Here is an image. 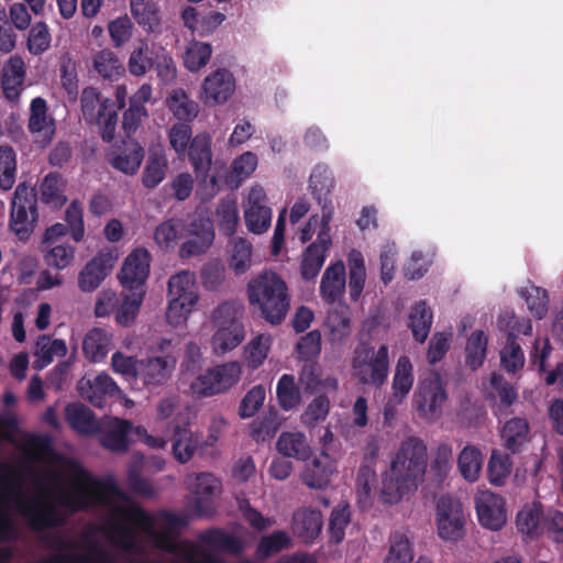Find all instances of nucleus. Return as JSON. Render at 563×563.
Returning a JSON list of instances; mask_svg holds the SVG:
<instances>
[{
    "mask_svg": "<svg viewBox=\"0 0 563 563\" xmlns=\"http://www.w3.org/2000/svg\"><path fill=\"white\" fill-rule=\"evenodd\" d=\"M427 470V446L417 437L404 440L391 462L388 475L383 479L380 498L394 505L417 490Z\"/></svg>",
    "mask_w": 563,
    "mask_h": 563,
    "instance_id": "obj_1",
    "label": "nucleus"
},
{
    "mask_svg": "<svg viewBox=\"0 0 563 563\" xmlns=\"http://www.w3.org/2000/svg\"><path fill=\"white\" fill-rule=\"evenodd\" d=\"M251 306L258 309L261 317L272 325L282 324L290 309V294L284 278L265 269L252 277L246 286Z\"/></svg>",
    "mask_w": 563,
    "mask_h": 563,
    "instance_id": "obj_2",
    "label": "nucleus"
},
{
    "mask_svg": "<svg viewBox=\"0 0 563 563\" xmlns=\"http://www.w3.org/2000/svg\"><path fill=\"white\" fill-rule=\"evenodd\" d=\"M244 311L243 302L238 300L223 301L212 311L211 321L216 331L211 344L217 354H225L243 342Z\"/></svg>",
    "mask_w": 563,
    "mask_h": 563,
    "instance_id": "obj_3",
    "label": "nucleus"
},
{
    "mask_svg": "<svg viewBox=\"0 0 563 563\" xmlns=\"http://www.w3.org/2000/svg\"><path fill=\"white\" fill-rule=\"evenodd\" d=\"M117 514L129 523L147 533L158 549L172 554L184 553L188 560L192 559L195 547L187 541L178 542L176 540L178 536L172 532L163 529L157 531L155 529V517L139 504L132 503L129 506L118 507Z\"/></svg>",
    "mask_w": 563,
    "mask_h": 563,
    "instance_id": "obj_4",
    "label": "nucleus"
},
{
    "mask_svg": "<svg viewBox=\"0 0 563 563\" xmlns=\"http://www.w3.org/2000/svg\"><path fill=\"white\" fill-rule=\"evenodd\" d=\"M37 219V194L34 188L21 183L10 201L9 230L19 241L27 242L35 230Z\"/></svg>",
    "mask_w": 563,
    "mask_h": 563,
    "instance_id": "obj_5",
    "label": "nucleus"
},
{
    "mask_svg": "<svg viewBox=\"0 0 563 563\" xmlns=\"http://www.w3.org/2000/svg\"><path fill=\"white\" fill-rule=\"evenodd\" d=\"M446 400L445 384L437 371H430L418 382L412 402L421 418L440 417Z\"/></svg>",
    "mask_w": 563,
    "mask_h": 563,
    "instance_id": "obj_6",
    "label": "nucleus"
},
{
    "mask_svg": "<svg viewBox=\"0 0 563 563\" xmlns=\"http://www.w3.org/2000/svg\"><path fill=\"white\" fill-rule=\"evenodd\" d=\"M355 376L363 385L375 388L383 387L389 375V349L382 344L376 351L374 347H366L363 355L357 353L353 358Z\"/></svg>",
    "mask_w": 563,
    "mask_h": 563,
    "instance_id": "obj_7",
    "label": "nucleus"
},
{
    "mask_svg": "<svg viewBox=\"0 0 563 563\" xmlns=\"http://www.w3.org/2000/svg\"><path fill=\"white\" fill-rule=\"evenodd\" d=\"M188 159L200 185L209 189L211 196L220 190L218 176L212 170V136L208 132L198 133L188 147Z\"/></svg>",
    "mask_w": 563,
    "mask_h": 563,
    "instance_id": "obj_8",
    "label": "nucleus"
},
{
    "mask_svg": "<svg viewBox=\"0 0 563 563\" xmlns=\"http://www.w3.org/2000/svg\"><path fill=\"white\" fill-rule=\"evenodd\" d=\"M437 530L440 539L457 542L465 534V515L461 501L450 495L441 496L435 507Z\"/></svg>",
    "mask_w": 563,
    "mask_h": 563,
    "instance_id": "obj_9",
    "label": "nucleus"
},
{
    "mask_svg": "<svg viewBox=\"0 0 563 563\" xmlns=\"http://www.w3.org/2000/svg\"><path fill=\"white\" fill-rule=\"evenodd\" d=\"M151 254L146 249L133 250L124 260L118 278L125 291H145L150 275Z\"/></svg>",
    "mask_w": 563,
    "mask_h": 563,
    "instance_id": "obj_10",
    "label": "nucleus"
},
{
    "mask_svg": "<svg viewBox=\"0 0 563 563\" xmlns=\"http://www.w3.org/2000/svg\"><path fill=\"white\" fill-rule=\"evenodd\" d=\"M186 484L189 492L195 496V512L199 517L210 515L213 510V496L221 487L220 482L213 474L203 472L187 476Z\"/></svg>",
    "mask_w": 563,
    "mask_h": 563,
    "instance_id": "obj_11",
    "label": "nucleus"
},
{
    "mask_svg": "<svg viewBox=\"0 0 563 563\" xmlns=\"http://www.w3.org/2000/svg\"><path fill=\"white\" fill-rule=\"evenodd\" d=\"M333 187L334 178L330 168L325 165L316 166L309 178V188L311 189L313 198L321 207V223L325 229L327 225H329L334 211L331 199V191Z\"/></svg>",
    "mask_w": 563,
    "mask_h": 563,
    "instance_id": "obj_12",
    "label": "nucleus"
},
{
    "mask_svg": "<svg viewBox=\"0 0 563 563\" xmlns=\"http://www.w3.org/2000/svg\"><path fill=\"white\" fill-rule=\"evenodd\" d=\"M78 393L97 408H102L106 405L107 397L120 398L122 395L118 384L104 372L93 378L82 377L78 383Z\"/></svg>",
    "mask_w": 563,
    "mask_h": 563,
    "instance_id": "obj_13",
    "label": "nucleus"
},
{
    "mask_svg": "<svg viewBox=\"0 0 563 563\" xmlns=\"http://www.w3.org/2000/svg\"><path fill=\"white\" fill-rule=\"evenodd\" d=\"M175 366L176 358L170 354L140 360L137 382L146 388L161 386L168 380Z\"/></svg>",
    "mask_w": 563,
    "mask_h": 563,
    "instance_id": "obj_14",
    "label": "nucleus"
},
{
    "mask_svg": "<svg viewBox=\"0 0 563 563\" xmlns=\"http://www.w3.org/2000/svg\"><path fill=\"white\" fill-rule=\"evenodd\" d=\"M330 244L329 225H327V229L322 225L316 242L311 243L303 252L300 264L302 279L310 282L319 275Z\"/></svg>",
    "mask_w": 563,
    "mask_h": 563,
    "instance_id": "obj_15",
    "label": "nucleus"
},
{
    "mask_svg": "<svg viewBox=\"0 0 563 563\" xmlns=\"http://www.w3.org/2000/svg\"><path fill=\"white\" fill-rule=\"evenodd\" d=\"M479 523L490 530H499L506 522L505 500L500 495L483 492L475 500Z\"/></svg>",
    "mask_w": 563,
    "mask_h": 563,
    "instance_id": "obj_16",
    "label": "nucleus"
},
{
    "mask_svg": "<svg viewBox=\"0 0 563 563\" xmlns=\"http://www.w3.org/2000/svg\"><path fill=\"white\" fill-rule=\"evenodd\" d=\"M19 510L35 531L55 528L63 523V518L56 507L44 504L41 499H35L32 503H24L19 499Z\"/></svg>",
    "mask_w": 563,
    "mask_h": 563,
    "instance_id": "obj_17",
    "label": "nucleus"
},
{
    "mask_svg": "<svg viewBox=\"0 0 563 563\" xmlns=\"http://www.w3.org/2000/svg\"><path fill=\"white\" fill-rule=\"evenodd\" d=\"M235 80L227 69H217L202 84V100L207 106L225 102L233 93Z\"/></svg>",
    "mask_w": 563,
    "mask_h": 563,
    "instance_id": "obj_18",
    "label": "nucleus"
},
{
    "mask_svg": "<svg viewBox=\"0 0 563 563\" xmlns=\"http://www.w3.org/2000/svg\"><path fill=\"white\" fill-rule=\"evenodd\" d=\"M95 486L96 490L91 493L79 492L75 497L69 494H64L59 501L64 507L73 511H79L92 505L104 504L107 500L104 493L121 496V490L113 481H97Z\"/></svg>",
    "mask_w": 563,
    "mask_h": 563,
    "instance_id": "obj_19",
    "label": "nucleus"
},
{
    "mask_svg": "<svg viewBox=\"0 0 563 563\" xmlns=\"http://www.w3.org/2000/svg\"><path fill=\"white\" fill-rule=\"evenodd\" d=\"M531 440V429L526 417H511L505 419L500 428V441L503 446L511 454L522 452Z\"/></svg>",
    "mask_w": 563,
    "mask_h": 563,
    "instance_id": "obj_20",
    "label": "nucleus"
},
{
    "mask_svg": "<svg viewBox=\"0 0 563 563\" xmlns=\"http://www.w3.org/2000/svg\"><path fill=\"white\" fill-rule=\"evenodd\" d=\"M26 70L21 56H11L2 67L1 88L5 99L18 102L24 90Z\"/></svg>",
    "mask_w": 563,
    "mask_h": 563,
    "instance_id": "obj_21",
    "label": "nucleus"
},
{
    "mask_svg": "<svg viewBox=\"0 0 563 563\" xmlns=\"http://www.w3.org/2000/svg\"><path fill=\"white\" fill-rule=\"evenodd\" d=\"M214 239L212 223L209 220H198L190 224L189 238L185 241L179 250L183 258L200 255L205 253Z\"/></svg>",
    "mask_w": 563,
    "mask_h": 563,
    "instance_id": "obj_22",
    "label": "nucleus"
},
{
    "mask_svg": "<svg viewBox=\"0 0 563 563\" xmlns=\"http://www.w3.org/2000/svg\"><path fill=\"white\" fill-rule=\"evenodd\" d=\"M27 129L32 134L41 136L36 142H40L42 147L47 146L55 135L54 119L47 115L46 101L41 97L31 101Z\"/></svg>",
    "mask_w": 563,
    "mask_h": 563,
    "instance_id": "obj_23",
    "label": "nucleus"
},
{
    "mask_svg": "<svg viewBox=\"0 0 563 563\" xmlns=\"http://www.w3.org/2000/svg\"><path fill=\"white\" fill-rule=\"evenodd\" d=\"M490 387L495 395L493 413L499 420L506 419L514 412L511 406L518 400V390L500 373L496 372L490 376Z\"/></svg>",
    "mask_w": 563,
    "mask_h": 563,
    "instance_id": "obj_24",
    "label": "nucleus"
},
{
    "mask_svg": "<svg viewBox=\"0 0 563 563\" xmlns=\"http://www.w3.org/2000/svg\"><path fill=\"white\" fill-rule=\"evenodd\" d=\"M345 288V266L342 261H338L325 268L320 282V296L327 303H334L344 295Z\"/></svg>",
    "mask_w": 563,
    "mask_h": 563,
    "instance_id": "obj_25",
    "label": "nucleus"
},
{
    "mask_svg": "<svg viewBox=\"0 0 563 563\" xmlns=\"http://www.w3.org/2000/svg\"><path fill=\"white\" fill-rule=\"evenodd\" d=\"M130 13L135 23L146 33H155L162 26L158 0H129Z\"/></svg>",
    "mask_w": 563,
    "mask_h": 563,
    "instance_id": "obj_26",
    "label": "nucleus"
},
{
    "mask_svg": "<svg viewBox=\"0 0 563 563\" xmlns=\"http://www.w3.org/2000/svg\"><path fill=\"white\" fill-rule=\"evenodd\" d=\"M135 426L130 420L113 418L108 429L101 433L99 439L102 448L118 453H124L129 450V435L134 434Z\"/></svg>",
    "mask_w": 563,
    "mask_h": 563,
    "instance_id": "obj_27",
    "label": "nucleus"
},
{
    "mask_svg": "<svg viewBox=\"0 0 563 563\" xmlns=\"http://www.w3.org/2000/svg\"><path fill=\"white\" fill-rule=\"evenodd\" d=\"M112 268V258L109 254H97L81 269L78 276L80 290L90 292L99 287L101 282Z\"/></svg>",
    "mask_w": 563,
    "mask_h": 563,
    "instance_id": "obj_28",
    "label": "nucleus"
},
{
    "mask_svg": "<svg viewBox=\"0 0 563 563\" xmlns=\"http://www.w3.org/2000/svg\"><path fill=\"white\" fill-rule=\"evenodd\" d=\"M292 532L301 541L312 542L321 532L322 515L320 510L300 508L292 516Z\"/></svg>",
    "mask_w": 563,
    "mask_h": 563,
    "instance_id": "obj_29",
    "label": "nucleus"
},
{
    "mask_svg": "<svg viewBox=\"0 0 563 563\" xmlns=\"http://www.w3.org/2000/svg\"><path fill=\"white\" fill-rule=\"evenodd\" d=\"M65 418L70 428L79 434L88 435L101 432V426L96 415L81 402L67 404Z\"/></svg>",
    "mask_w": 563,
    "mask_h": 563,
    "instance_id": "obj_30",
    "label": "nucleus"
},
{
    "mask_svg": "<svg viewBox=\"0 0 563 563\" xmlns=\"http://www.w3.org/2000/svg\"><path fill=\"white\" fill-rule=\"evenodd\" d=\"M415 382L413 365L407 355H401L396 363L391 380V398L401 404L412 389Z\"/></svg>",
    "mask_w": 563,
    "mask_h": 563,
    "instance_id": "obj_31",
    "label": "nucleus"
},
{
    "mask_svg": "<svg viewBox=\"0 0 563 563\" xmlns=\"http://www.w3.org/2000/svg\"><path fill=\"white\" fill-rule=\"evenodd\" d=\"M201 438L198 433L192 432L187 427L176 426L173 433V454L181 464L189 462L195 455Z\"/></svg>",
    "mask_w": 563,
    "mask_h": 563,
    "instance_id": "obj_32",
    "label": "nucleus"
},
{
    "mask_svg": "<svg viewBox=\"0 0 563 563\" xmlns=\"http://www.w3.org/2000/svg\"><path fill=\"white\" fill-rule=\"evenodd\" d=\"M433 322V313L426 301H417L408 314V328L411 330L416 342L424 343L429 336Z\"/></svg>",
    "mask_w": 563,
    "mask_h": 563,
    "instance_id": "obj_33",
    "label": "nucleus"
},
{
    "mask_svg": "<svg viewBox=\"0 0 563 563\" xmlns=\"http://www.w3.org/2000/svg\"><path fill=\"white\" fill-rule=\"evenodd\" d=\"M277 451L285 457L306 461L311 454L310 445L302 432H283L277 442Z\"/></svg>",
    "mask_w": 563,
    "mask_h": 563,
    "instance_id": "obj_34",
    "label": "nucleus"
},
{
    "mask_svg": "<svg viewBox=\"0 0 563 563\" xmlns=\"http://www.w3.org/2000/svg\"><path fill=\"white\" fill-rule=\"evenodd\" d=\"M111 334L100 328H93L85 335L82 351L85 356L93 362L102 361L110 351Z\"/></svg>",
    "mask_w": 563,
    "mask_h": 563,
    "instance_id": "obj_35",
    "label": "nucleus"
},
{
    "mask_svg": "<svg viewBox=\"0 0 563 563\" xmlns=\"http://www.w3.org/2000/svg\"><path fill=\"white\" fill-rule=\"evenodd\" d=\"M544 509L540 503L523 507L517 515L518 530L531 539L542 536Z\"/></svg>",
    "mask_w": 563,
    "mask_h": 563,
    "instance_id": "obj_36",
    "label": "nucleus"
},
{
    "mask_svg": "<svg viewBox=\"0 0 563 563\" xmlns=\"http://www.w3.org/2000/svg\"><path fill=\"white\" fill-rule=\"evenodd\" d=\"M64 191L65 183L62 175L57 172H51L43 178L40 185L41 201L58 209L67 201Z\"/></svg>",
    "mask_w": 563,
    "mask_h": 563,
    "instance_id": "obj_37",
    "label": "nucleus"
},
{
    "mask_svg": "<svg viewBox=\"0 0 563 563\" xmlns=\"http://www.w3.org/2000/svg\"><path fill=\"white\" fill-rule=\"evenodd\" d=\"M166 104L174 117L180 122L192 121L199 112V106L191 100L181 88L174 89L166 98Z\"/></svg>",
    "mask_w": 563,
    "mask_h": 563,
    "instance_id": "obj_38",
    "label": "nucleus"
},
{
    "mask_svg": "<svg viewBox=\"0 0 563 563\" xmlns=\"http://www.w3.org/2000/svg\"><path fill=\"white\" fill-rule=\"evenodd\" d=\"M144 157V148L135 141H130L125 143L123 150H121L117 155L111 159V165L129 175H133L136 173Z\"/></svg>",
    "mask_w": 563,
    "mask_h": 563,
    "instance_id": "obj_39",
    "label": "nucleus"
},
{
    "mask_svg": "<svg viewBox=\"0 0 563 563\" xmlns=\"http://www.w3.org/2000/svg\"><path fill=\"white\" fill-rule=\"evenodd\" d=\"M333 466L319 457L312 459L306 464L301 473L302 483L309 488L321 489L330 483Z\"/></svg>",
    "mask_w": 563,
    "mask_h": 563,
    "instance_id": "obj_40",
    "label": "nucleus"
},
{
    "mask_svg": "<svg viewBox=\"0 0 563 563\" xmlns=\"http://www.w3.org/2000/svg\"><path fill=\"white\" fill-rule=\"evenodd\" d=\"M200 540L208 545L239 555L244 551V541L234 534L228 533L221 529H210L200 536Z\"/></svg>",
    "mask_w": 563,
    "mask_h": 563,
    "instance_id": "obj_41",
    "label": "nucleus"
},
{
    "mask_svg": "<svg viewBox=\"0 0 563 563\" xmlns=\"http://www.w3.org/2000/svg\"><path fill=\"white\" fill-rule=\"evenodd\" d=\"M276 397L279 407L285 411L292 410L300 405L301 391L294 375L280 376L276 385Z\"/></svg>",
    "mask_w": 563,
    "mask_h": 563,
    "instance_id": "obj_42",
    "label": "nucleus"
},
{
    "mask_svg": "<svg viewBox=\"0 0 563 563\" xmlns=\"http://www.w3.org/2000/svg\"><path fill=\"white\" fill-rule=\"evenodd\" d=\"M349 289L352 300H358L365 285L366 269L363 255L360 251L352 250L347 257Z\"/></svg>",
    "mask_w": 563,
    "mask_h": 563,
    "instance_id": "obj_43",
    "label": "nucleus"
},
{
    "mask_svg": "<svg viewBox=\"0 0 563 563\" xmlns=\"http://www.w3.org/2000/svg\"><path fill=\"white\" fill-rule=\"evenodd\" d=\"M413 550L408 536L402 531L391 532L389 550L384 563H412Z\"/></svg>",
    "mask_w": 563,
    "mask_h": 563,
    "instance_id": "obj_44",
    "label": "nucleus"
},
{
    "mask_svg": "<svg viewBox=\"0 0 563 563\" xmlns=\"http://www.w3.org/2000/svg\"><path fill=\"white\" fill-rule=\"evenodd\" d=\"M500 366L508 374H517L525 366L526 358L522 347L518 340H514L512 335L510 338L506 336L505 345L501 347L499 352Z\"/></svg>",
    "mask_w": 563,
    "mask_h": 563,
    "instance_id": "obj_45",
    "label": "nucleus"
},
{
    "mask_svg": "<svg viewBox=\"0 0 563 563\" xmlns=\"http://www.w3.org/2000/svg\"><path fill=\"white\" fill-rule=\"evenodd\" d=\"M194 275L183 271L173 275L168 280V297L198 302Z\"/></svg>",
    "mask_w": 563,
    "mask_h": 563,
    "instance_id": "obj_46",
    "label": "nucleus"
},
{
    "mask_svg": "<svg viewBox=\"0 0 563 563\" xmlns=\"http://www.w3.org/2000/svg\"><path fill=\"white\" fill-rule=\"evenodd\" d=\"M482 464V452L474 445H466L459 454L457 467L461 475L468 482L477 481Z\"/></svg>",
    "mask_w": 563,
    "mask_h": 563,
    "instance_id": "obj_47",
    "label": "nucleus"
},
{
    "mask_svg": "<svg viewBox=\"0 0 563 563\" xmlns=\"http://www.w3.org/2000/svg\"><path fill=\"white\" fill-rule=\"evenodd\" d=\"M67 353V345L62 339L52 340L51 336L41 335L35 344L34 355L37 362H41L40 367L51 364L55 356L63 357Z\"/></svg>",
    "mask_w": 563,
    "mask_h": 563,
    "instance_id": "obj_48",
    "label": "nucleus"
},
{
    "mask_svg": "<svg viewBox=\"0 0 563 563\" xmlns=\"http://www.w3.org/2000/svg\"><path fill=\"white\" fill-rule=\"evenodd\" d=\"M218 394L225 393L240 380L242 368L238 362H227L209 368Z\"/></svg>",
    "mask_w": 563,
    "mask_h": 563,
    "instance_id": "obj_49",
    "label": "nucleus"
},
{
    "mask_svg": "<svg viewBox=\"0 0 563 563\" xmlns=\"http://www.w3.org/2000/svg\"><path fill=\"white\" fill-rule=\"evenodd\" d=\"M168 163L164 154L151 153L142 175V184L147 189L158 186L165 178Z\"/></svg>",
    "mask_w": 563,
    "mask_h": 563,
    "instance_id": "obj_50",
    "label": "nucleus"
},
{
    "mask_svg": "<svg viewBox=\"0 0 563 563\" xmlns=\"http://www.w3.org/2000/svg\"><path fill=\"white\" fill-rule=\"evenodd\" d=\"M95 120L100 129L101 139L110 143L114 139V133L118 123V109L115 102L110 99H104L100 106V112H97Z\"/></svg>",
    "mask_w": 563,
    "mask_h": 563,
    "instance_id": "obj_51",
    "label": "nucleus"
},
{
    "mask_svg": "<svg viewBox=\"0 0 563 563\" xmlns=\"http://www.w3.org/2000/svg\"><path fill=\"white\" fill-rule=\"evenodd\" d=\"M330 411V400L328 396L321 394L314 397L306 407L300 416V422L307 429L316 428L320 422L324 421Z\"/></svg>",
    "mask_w": 563,
    "mask_h": 563,
    "instance_id": "obj_52",
    "label": "nucleus"
},
{
    "mask_svg": "<svg viewBox=\"0 0 563 563\" xmlns=\"http://www.w3.org/2000/svg\"><path fill=\"white\" fill-rule=\"evenodd\" d=\"M290 547L291 539L289 534L283 530H277L260 539L256 548V555L260 559H267L283 550L289 549Z\"/></svg>",
    "mask_w": 563,
    "mask_h": 563,
    "instance_id": "obj_53",
    "label": "nucleus"
},
{
    "mask_svg": "<svg viewBox=\"0 0 563 563\" xmlns=\"http://www.w3.org/2000/svg\"><path fill=\"white\" fill-rule=\"evenodd\" d=\"M93 69L103 79L114 80L123 74L124 67L110 49H102L93 57Z\"/></svg>",
    "mask_w": 563,
    "mask_h": 563,
    "instance_id": "obj_54",
    "label": "nucleus"
},
{
    "mask_svg": "<svg viewBox=\"0 0 563 563\" xmlns=\"http://www.w3.org/2000/svg\"><path fill=\"white\" fill-rule=\"evenodd\" d=\"M212 47L208 43L192 41L184 53V66L189 71H198L205 67L211 58Z\"/></svg>",
    "mask_w": 563,
    "mask_h": 563,
    "instance_id": "obj_55",
    "label": "nucleus"
},
{
    "mask_svg": "<svg viewBox=\"0 0 563 563\" xmlns=\"http://www.w3.org/2000/svg\"><path fill=\"white\" fill-rule=\"evenodd\" d=\"M487 352V338L482 330L474 331L466 342L465 354L466 364L471 369L476 371L479 368L486 357Z\"/></svg>",
    "mask_w": 563,
    "mask_h": 563,
    "instance_id": "obj_56",
    "label": "nucleus"
},
{
    "mask_svg": "<svg viewBox=\"0 0 563 563\" xmlns=\"http://www.w3.org/2000/svg\"><path fill=\"white\" fill-rule=\"evenodd\" d=\"M228 263L236 275L249 271L252 265V244L243 238L235 239Z\"/></svg>",
    "mask_w": 563,
    "mask_h": 563,
    "instance_id": "obj_57",
    "label": "nucleus"
},
{
    "mask_svg": "<svg viewBox=\"0 0 563 563\" xmlns=\"http://www.w3.org/2000/svg\"><path fill=\"white\" fill-rule=\"evenodd\" d=\"M16 153L9 145H0V189L8 191L14 183L16 176Z\"/></svg>",
    "mask_w": 563,
    "mask_h": 563,
    "instance_id": "obj_58",
    "label": "nucleus"
},
{
    "mask_svg": "<svg viewBox=\"0 0 563 563\" xmlns=\"http://www.w3.org/2000/svg\"><path fill=\"white\" fill-rule=\"evenodd\" d=\"M520 296L525 299L528 310L538 319H543L549 310V296L548 291L538 286H530L519 291Z\"/></svg>",
    "mask_w": 563,
    "mask_h": 563,
    "instance_id": "obj_59",
    "label": "nucleus"
},
{
    "mask_svg": "<svg viewBox=\"0 0 563 563\" xmlns=\"http://www.w3.org/2000/svg\"><path fill=\"white\" fill-rule=\"evenodd\" d=\"M271 344V334L261 333L254 336L244 350L247 365L254 369L258 368L266 360Z\"/></svg>",
    "mask_w": 563,
    "mask_h": 563,
    "instance_id": "obj_60",
    "label": "nucleus"
},
{
    "mask_svg": "<svg viewBox=\"0 0 563 563\" xmlns=\"http://www.w3.org/2000/svg\"><path fill=\"white\" fill-rule=\"evenodd\" d=\"M129 292L124 296L122 303L115 312L118 323L123 327H129L134 322L145 296V291Z\"/></svg>",
    "mask_w": 563,
    "mask_h": 563,
    "instance_id": "obj_61",
    "label": "nucleus"
},
{
    "mask_svg": "<svg viewBox=\"0 0 563 563\" xmlns=\"http://www.w3.org/2000/svg\"><path fill=\"white\" fill-rule=\"evenodd\" d=\"M184 223L179 219H168L162 222L154 232V240L162 249L174 247L180 239Z\"/></svg>",
    "mask_w": 563,
    "mask_h": 563,
    "instance_id": "obj_62",
    "label": "nucleus"
},
{
    "mask_svg": "<svg viewBox=\"0 0 563 563\" xmlns=\"http://www.w3.org/2000/svg\"><path fill=\"white\" fill-rule=\"evenodd\" d=\"M89 552L92 555L87 554H58L49 560H44L41 563H63L68 560L71 563H111L109 553L98 543L90 547Z\"/></svg>",
    "mask_w": 563,
    "mask_h": 563,
    "instance_id": "obj_63",
    "label": "nucleus"
},
{
    "mask_svg": "<svg viewBox=\"0 0 563 563\" xmlns=\"http://www.w3.org/2000/svg\"><path fill=\"white\" fill-rule=\"evenodd\" d=\"M244 219L250 232L261 234L271 227L272 209L267 206L249 207L245 210Z\"/></svg>",
    "mask_w": 563,
    "mask_h": 563,
    "instance_id": "obj_64",
    "label": "nucleus"
}]
</instances>
